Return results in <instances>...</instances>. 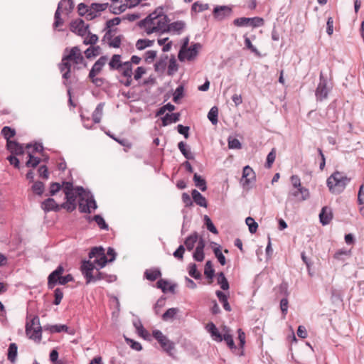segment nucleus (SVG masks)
Masks as SVG:
<instances>
[{
    "label": "nucleus",
    "mask_w": 364,
    "mask_h": 364,
    "mask_svg": "<svg viewBox=\"0 0 364 364\" xmlns=\"http://www.w3.org/2000/svg\"><path fill=\"white\" fill-rule=\"evenodd\" d=\"M168 22V17L164 13V9L158 7L144 19L140 21L139 26L147 35L154 33H165L166 23Z\"/></svg>",
    "instance_id": "obj_1"
},
{
    "label": "nucleus",
    "mask_w": 364,
    "mask_h": 364,
    "mask_svg": "<svg viewBox=\"0 0 364 364\" xmlns=\"http://www.w3.org/2000/svg\"><path fill=\"white\" fill-rule=\"evenodd\" d=\"M84 61V58L78 47H73L70 53L63 57L62 61L59 65V69L63 73V78L68 80L70 77L71 64L70 62L76 65L81 64Z\"/></svg>",
    "instance_id": "obj_2"
},
{
    "label": "nucleus",
    "mask_w": 364,
    "mask_h": 364,
    "mask_svg": "<svg viewBox=\"0 0 364 364\" xmlns=\"http://www.w3.org/2000/svg\"><path fill=\"white\" fill-rule=\"evenodd\" d=\"M206 328L215 341L221 342L224 341L232 352L237 355V353H238V348L235 344L233 337L230 333L229 329L225 327L223 330V333H221L213 323H208Z\"/></svg>",
    "instance_id": "obj_3"
},
{
    "label": "nucleus",
    "mask_w": 364,
    "mask_h": 364,
    "mask_svg": "<svg viewBox=\"0 0 364 364\" xmlns=\"http://www.w3.org/2000/svg\"><path fill=\"white\" fill-rule=\"evenodd\" d=\"M98 267L94 266V264L90 261H83L81 265V271L85 278L86 283L96 282L102 279H106L109 282L112 281V276H107L106 274L99 272Z\"/></svg>",
    "instance_id": "obj_4"
},
{
    "label": "nucleus",
    "mask_w": 364,
    "mask_h": 364,
    "mask_svg": "<svg viewBox=\"0 0 364 364\" xmlns=\"http://www.w3.org/2000/svg\"><path fill=\"white\" fill-rule=\"evenodd\" d=\"M350 181V178L345 174L335 171L327 178L326 184L331 193L339 194L344 191Z\"/></svg>",
    "instance_id": "obj_5"
},
{
    "label": "nucleus",
    "mask_w": 364,
    "mask_h": 364,
    "mask_svg": "<svg viewBox=\"0 0 364 364\" xmlns=\"http://www.w3.org/2000/svg\"><path fill=\"white\" fill-rule=\"evenodd\" d=\"M63 272L64 268L60 265L49 274L48 277V287L49 289H53L57 283L64 285L73 280V277L71 274L61 276Z\"/></svg>",
    "instance_id": "obj_6"
},
{
    "label": "nucleus",
    "mask_w": 364,
    "mask_h": 364,
    "mask_svg": "<svg viewBox=\"0 0 364 364\" xmlns=\"http://www.w3.org/2000/svg\"><path fill=\"white\" fill-rule=\"evenodd\" d=\"M26 333L28 338L36 343H40L42 338V328L38 316H35L26 325Z\"/></svg>",
    "instance_id": "obj_7"
},
{
    "label": "nucleus",
    "mask_w": 364,
    "mask_h": 364,
    "mask_svg": "<svg viewBox=\"0 0 364 364\" xmlns=\"http://www.w3.org/2000/svg\"><path fill=\"white\" fill-rule=\"evenodd\" d=\"M90 259H93L91 262L94 264V266L98 267L99 268L104 267L108 262V259L105 253V250L102 247H93L89 253Z\"/></svg>",
    "instance_id": "obj_8"
},
{
    "label": "nucleus",
    "mask_w": 364,
    "mask_h": 364,
    "mask_svg": "<svg viewBox=\"0 0 364 364\" xmlns=\"http://www.w3.org/2000/svg\"><path fill=\"white\" fill-rule=\"evenodd\" d=\"M309 198V191L307 188L300 187L295 190H291L287 196L286 204H293L295 202H301Z\"/></svg>",
    "instance_id": "obj_9"
},
{
    "label": "nucleus",
    "mask_w": 364,
    "mask_h": 364,
    "mask_svg": "<svg viewBox=\"0 0 364 364\" xmlns=\"http://www.w3.org/2000/svg\"><path fill=\"white\" fill-rule=\"evenodd\" d=\"M330 89L327 87V79L320 73L319 82L315 91L317 100L322 101L327 98Z\"/></svg>",
    "instance_id": "obj_10"
},
{
    "label": "nucleus",
    "mask_w": 364,
    "mask_h": 364,
    "mask_svg": "<svg viewBox=\"0 0 364 364\" xmlns=\"http://www.w3.org/2000/svg\"><path fill=\"white\" fill-rule=\"evenodd\" d=\"M153 336L160 343L161 346L166 352H170L174 348L173 343L164 336L162 332L159 330H155L153 331Z\"/></svg>",
    "instance_id": "obj_11"
},
{
    "label": "nucleus",
    "mask_w": 364,
    "mask_h": 364,
    "mask_svg": "<svg viewBox=\"0 0 364 364\" xmlns=\"http://www.w3.org/2000/svg\"><path fill=\"white\" fill-rule=\"evenodd\" d=\"M70 31L80 36H85L89 33L88 26L81 19L70 23Z\"/></svg>",
    "instance_id": "obj_12"
},
{
    "label": "nucleus",
    "mask_w": 364,
    "mask_h": 364,
    "mask_svg": "<svg viewBox=\"0 0 364 364\" xmlns=\"http://www.w3.org/2000/svg\"><path fill=\"white\" fill-rule=\"evenodd\" d=\"M255 181V173L253 169L249 166H245L242 171V176L241 179L242 186L248 187Z\"/></svg>",
    "instance_id": "obj_13"
},
{
    "label": "nucleus",
    "mask_w": 364,
    "mask_h": 364,
    "mask_svg": "<svg viewBox=\"0 0 364 364\" xmlns=\"http://www.w3.org/2000/svg\"><path fill=\"white\" fill-rule=\"evenodd\" d=\"M107 58L106 56H101L93 65L89 73V78H92L98 75L102 70V68L106 64Z\"/></svg>",
    "instance_id": "obj_14"
},
{
    "label": "nucleus",
    "mask_w": 364,
    "mask_h": 364,
    "mask_svg": "<svg viewBox=\"0 0 364 364\" xmlns=\"http://www.w3.org/2000/svg\"><path fill=\"white\" fill-rule=\"evenodd\" d=\"M186 23L183 21H177L171 23H166L165 33L180 34L184 29Z\"/></svg>",
    "instance_id": "obj_15"
},
{
    "label": "nucleus",
    "mask_w": 364,
    "mask_h": 364,
    "mask_svg": "<svg viewBox=\"0 0 364 364\" xmlns=\"http://www.w3.org/2000/svg\"><path fill=\"white\" fill-rule=\"evenodd\" d=\"M202 46L199 43H193L190 48L185 50L184 58L185 59L191 61L194 60L198 54L199 50Z\"/></svg>",
    "instance_id": "obj_16"
},
{
    "label": "nucleus",
    "mask_w": 364,
    "mask_h": 364,
    "mask_svg": "<svg viewBox=\"0 0 364 364\" xmlns=\"http://www.w3.org/2000/svg\"><path fill=\"white\" fill-rule=\"evenodd\" d=\"M97 208V203L92 197L85 202L80 201L79 203V209L82 213H90L92 210H95Z\"/></svg>",
    "instance_id": "obj_17"
},
{
    "label": "nucleus",
    "mask_w": 364,
    "mask_h": 364,
    "mask_svg": "<svg viewBox=\"0 0 364 364\" xmlns=\"http://www.w3.org/2000/svg\"><path fill=\"white\" fill-rule=\"evenodd\" d=\"M108 4L93 3L89 6L88 19H92L107 8Z\"/></svg>",
    "instance_id": "obj_18"
},
{
    "label": "nucleus",
    "mask_w": 364,
    "mask_h": 364,
    "mask_svg": "<svg viewBox=\"0 0 364 364\" xmlns=\"http://www.w3.org/2000/svg\"><path fill=\"white\" fill-rule=\"evenodd\" d=\"M41 208L45 212H50V211H55L58 212L60 210V207L59 205L56 203L55 200L53 198H49L46 200H45L41 203Z\"/></svg>",
    "instance_id": "obj_19"
},
{
    "label": "nucleus",
    "mask_w": 364,
    "mask_h": 364,
    "mask_svg": "<svg viewBox=\"0 0 364 364\" xmlns=\"http://www.w3.org/2000/svg\"><path fill=\"white\" fill-rule=\"evenodd\" d=\"M333 218L332 211L328 207H323L319 214L320 222L323 225H328Z\"/></svg>",
    "instance_id": "obj_20"
},
{
    "label": "nucleus",
    "mask_w": 364,
    "mask_h": 364,
    "mask_svg": "<svg viewBox=\"0 0 364 364\" xmlns=\"http://www.w3.org/2000/svg\"><path fill=\"white\" fill-rule=\"evenodd\" d=\"M231 9L227 6H217L214 9L213 13L215 18L222 20L231 14Z\"/></svg>",
    "instance_id": "obj_21"
},
{
    "label": "nucleus",
    "mask_w": 364,
    "mask_h": 364,
    "mask_svg": "<svg viewBox=\"0 0 364 364\" xmlns=\"http://www.w3.org/2000/svg\"><path fill=\"white\" fill-rule=\"evenodd\" d=\"M122 66L123 63L121 61V55L118 54L113 55L109 63V69L111 70H120Z\"/></svg>",
    "instance_id": "obj_22"
},
{
    "label": "nucleus",
    "mask_w": 364,
    "mask_h": 364,
    "mask_svg": "<svg viewBox=\"0 0 364 364\" xmlns=\"http://www.w3.org/2000/svg\"><path fill=\"white\" fill-rule=\"evenodd\" d=\"M8 150L13 154L19 155L23 153V148L15 141H9L6 144Z\"/></svg>",
    "instance_id": "obj_23"
},
{
    "label": "nucleus",
    "mask_w": 364,
    "mask_h": 364,
    "mask_svg": "<svg viewBox=\"0 0 364 364\" xmlns=\"http://www.w3.org/2000/svg\"><path fill=\"white\" fill-rule=\"evenodd\" d=\"M192 198L193 201L198 205L206 208L208 205L205 198L197 190L194 189L192 191Z\"/></svg>",
    "instance_id": "obj_24"
},
{
    "label": "nucleus",
    "mask_w": 364,
    "mask_h": 364,
    "mask_svg": "<svg viewBox=\"0 0 364 364\" xmlns=\"http://www.w3.org/2000/svg\"><path fill=\"white\" fill-rule=\"evenodd\" d=\"M45 330H48L50 333H60V332H66L70 334H73V333L69 332V328L65 324H55L51 326H44Z\"/></svg>",
    "instance_id": "obj_25"
},
{
    "label": "nucleus",
    "mask_w": 364,
    "mask_h": 364,
    "mask_svg": "<svg viewBox=\"0 0 364 364\" xmlns=\"http://www.w3.org/2000/svg\"><path fill=\"white\" fill-rule=\"evenodd\" d=\"M179 113L166 114L161 118L163 126H167L171 123L176 122L179 121Z\"/></svg>",
    "instance_id": "obj_26"
},
{
    "label": "nucleus",
    "mask_w": 364,
    "mask_h": 364,
    "mask_svg": "<svg viewBox=\"0 0 364 364\" xmlns=\"http://www.w3.org/2000/svg\"><path fill=\"white\" fill-rule=\"evenodd\" d=\"M198 233L196 232L190 235L188 237H187L184 242L186 249L188 251H191L193 249L195 244L198 241Z\"/></svg>",
    "instance_id": "obj_27"
},
{
    "label": "nucleus",
    "mask_w": 364,
    "mask_h": 364,
    "mask_svg": "<svg viewBox=\"0 0 364 364\" xmlns=\"http://www.w3.org/2000/svg\"><path fill=\"white\" fill-rule=\"evenodd\" d=\"M104 106L105 103L103 102L98 104L92 113V120L95 124L100 123L101 121Z\"/></svg>",
    "instance_id": "obj_28"
},
{
    "label": "nucleus",
    "mask_w": 364,
    "mask_h": 364,
    "mask_svg": "<svg viewBox=\"0 0 364 364\" xmlns=\"http://www.w3.org/2000/svg\"><path fill=\"white\" fill-rule=\"evenodd\" d=\"M161 275V271L158 269H146L144 272V277L151 282L155 281Z\"/></svg>",
    "instance_id": "obj_29"
},
{
    "label": "nucleus",
    "mask_w": 364,
    "mask_h": 364,
    "mask_svg": "<svg viewBox=\"0 0 364 364\" xmlns=\"http://www.w3.org/2000/svg\"><path fill=\"white\" fill-rule=\"evenodd\" d=\"M238 333V339L240 341L238 353L237 355L239 356H242L244 355V346L245 345V333L242 331L241 328L237 330Z\"/></svg>",
    "instance_id": "obj_30"
},
{
    "label": "nucleus",
    "mask_w": 364,
    "mask_h": 364,
    "mask_svg": "<svg viewBox=\"0 0 364 364\" xmlns=\"http://www.w3.org/2000/svg\"><path fill=\"white\" fill-rule=\"evenodd\" d=\"M193 181L196 187H198L200 191H205L207 189V185L205 180L202 178L198 173H195L193 176Z\"/></svg>",
    "instance_id": "obj_31"
},
{
    "label": "nucleus",
    "mask_w": 364,
    "mask_h": 364,
    "mask_svg": "<svg viewBox=\"0 0 364 364\" xmlns=\"http://www.w3.org/2000/svg\"><path fill=\"white\" fill-rule=\"evenodd\" d=\"M216 295H217L220 302H221L223 304V308L225 309V310L227 311H231V307H230V305L229 304V303L228 301V296H227V295H225L221 291H216Z\"/></svg>",
    "instance_id": "obj_32"
},
{
    "label": "nucleus",
    "mask_w": 364,
    "mask_h": 364,
    "mask_svg": "<svg viewBox=\"0 0 364 364\" xmlns=\"http://www.w3.org/2000/svg\"><path fill=\"white\" fill-rule=\"evenodd\" d=\"M178 148L186 159L191 160L194 159L193 154L190 151V150L186 149V144L185 142L180 141L178 144Z\"/></svg>",
    "instance_id": "obj_33"
},
{
    "label": "nucleus",
    "mask_w": 364,
    "mask_h": 364,
    "mask_svg": "<svg viewBox=\"0 0 364 364\" xmlns=\"http://www.w3.org/2000/svg\"><path fill=\"white\" fill-rule=\"evenodd\" d=\"M17 345L14 343H12L9 345L8 349V360L11 363H14L17 356Z\"/></svg>",
    "instance_id": "obj_34"
},
{
    "label": "nucleus",
    "mask_w": 364,
    "mask_h": 364,
    "mask_svg": "<svg viewBox=\"0 0 364 364\" xmlns=\"http://www.w3.org/2000/svg\"><path fill=\"white\" fill-rule=\"evenodd\" d=\"M124 77L132 76V62H124L122 68L118 70Z\"/></svg>",
    "instance_id": "obj_35"
},
{
    "label": "nucleus",
    "mask_w": 364,
    "mask_h": 364,
    "mask_svg": "<svg viewBox=\"0 0 364 364\" xmlns=\"http://www.w3.org/2000/svg\"><path fill=\"white\" fill-rule=\"evenodd\" d=\"M218 109L217 107L214 106L210 109L208 114V118L213 124H216L218 122Z\"/></svg>",
    "instance_id": "obj_36"
},
{
    "label": "nucleus",
    "mask_w": 364,
    "mask_h": 364,
    "mask_svg": "<svg viewBox=\"0 0 364 364\" xmlns=\"http://www.w3.org/2000/svg\"><path fill=\"white\" fill-rule=\"evenodd\" d=\"M100 53V46H90L85 51V54L87 58H91L95 57Z\"/></svg>",
    "instance_id": "obj_37"
},
{
    "label": "nucleus",
    "mask_w": 364,
    "mask_h": 364,
    "mask_svg": "<svg viewBox=\"0 0 364 364\" xmlns=\"http://www.w3.org/2000/svg\"><path fill=\"white\" fill-rule=\"evenodd\" d=\"M218 283L220 285L223 290H228L229 289V283L223 272L218 274Z\"/></svg>",
    "instance_id": "obj_38"
},
{
    "label": "nucleus",
    "mask_w": 364,
    "mask_h": 364,
    "mask_svg": "<svg viewBox=\"0 0 364 364\" xmlns=\"http://www.w3.org/2000/svg\"><path fill=\"white\" fill-rule=\"evenodd\" d=\"M1 134L4 136V137L6 139L8 142L9 141H11V138L15 136L16 131L15 129L9 127H4L1 130Z\"/></svg>",
    "instance_id": "obj_39"
},
{
    "label": "nucleus",
    "mask_w": 364,
    "mask_h": 364,
    "mask_svg": "<svg viewBox=\"0 0 364 364\" xmlns=\"http://www.w3.org/2000/svg\"><path fill=\"white\" fill-rule=\"evenodd\" d=\"M204 274L210 280H212L214 277L215 270L213 269L212 262L210 260L207 261L205 263Z\"/></svg>",
    "instance_id": "obj_40"
},
{
    "label": "nucleus",
    "mask_w": 364,
    "mask_h": 364,
    "mask_svg": "<svg viewBox=\"0 0 364 364\" xmlns=\"http://www.w3.org/2000/svg\"><path fill=\"white\" fill-rule=\"evenodd\" d=\"M154 41L148 39H139L136 41V47L138 50H143L153 45Z\"/></svg>",
    "instance_id": "obj_41"
},
{
    "label": "nucleus",
    "mask_w": 364,
    "mask_h": 364,
    "mask_svg": "<svg viewBox=\"0 0 364 364\" xmlns=\"http://www.w3.org/2000/svg\"><path fill=\"white\" fill-rule=\"evenodd\" d=\"M245 223L249 228V231L251 233H255L257 228L258 224L255 222V220L252 217H247L245 219Z\"/></svg>",
    "instance_id": "obj_42"
},
{
    "label": "nucleus",
    "mask_w": 364,
    "mask_h": 364,
    "mask_svg": "<svg viewBox=\"0 0 364 364\" xmlns=\"http://www.w3.org/2000/svg\"><path fill=\"white\" fill-rule=\"evenodd\" d=\"M350 255V250H347L346 249H341L335 253L334 258L337 260L344 261L345 257H349Z\"/></svg>",
    "instance_id": "obj_43"
},
{
    "label": "nucleus",
    "mask_w": 364,
    "mask_h": 364,
    "mask_svg": "<svg viewBox=\"0 0 364 364\" xmlns=\"http://www.w3.org/2000/svg\"><path fill=\"white\" fill-rule=\"evenodd\" d=\"M178 309L176 308H170L167 309L164 314L162 315V318L164 321H168L169 319H172L178 313Z\"/></svg>",
    "instance_id": "obj_44"
},
{
    "label": "nucleus",
    "mask_w": 364,
    "mask_h": 364,
    "mask_svg": "<svg viewBox=\"0 0 364 364\" xmlns=\"http://www.w3.org/2000/svg\"><path fill=\"white\" fill-rule=\"evenodd\" d=\"M188 274L191 277L196 279H199L201 277L200 273L197 270V266L196 264L192 263L188 266Z\"/></svg>",
    "instance_id": "obj_45"
},
{
    "label": "nucleus",
    "mask_w": 364,
    "mask_h": 364,
    "mask_svg": "<svg viewBox=\"0 0 364 364\" xmlns=\"http://www.w3.org/2000/svg\"><path fill=\"white\" fill-rule=\"evenodd\" d=\"M228 148L230 149H240L242 144L237 139L229 136L228 139Z\"/></svg>",
    "instance_id": "obj_46"
},
{
    "label": "nucleus",
    "mask_w": 364,
    "mask_h": 364,
    "mask_svg": "<svg viewBox=\"0 0 364 364\" xmlns=\"http://www.w3.org/2000/svg\"><path fill=\"white\" fill-rule=\"evenodd\" d=\"M28 157L29 159L26 162L27 167L35 168L40 164L41 159L38 157H34L32 153H28Z\"/></svg>",
    "instance_id": "obj_47"
},
{
    "label": "nucleus",
    "mask_w": 364,
    "mask_h": 364,
    "mask_svg": "<svg viewBox=\"0 0 364 364\" xmlns=\"http://www.w3.org/2000/svg\"><path fill=\"white\" fill-rule=\"evenodd\" d=\"M275 159H276V151H275V149H272V151L268 154V155L267 156V161L265 164V166L267 168H271L274 161H275Z\"/></svg>",
    "instance_id": "obj_48"
},
{
    "label": "nucleus",
    "mask_w": 364,
    "mask_h": 364,
    "mask_svg": "<svg viewBox=\"0 0 364 364\" xmlns=\"http://www.w3.org/2000/svg\"><path fill=\"white\" fill-rule=\"evenodd\" d=\"M73 0H60L58 5V8L62 9L64 7V9L66 11L73 9Z\"/></svg>",
    "instance_id": "obj_49"
},
{
    "label": "nucleus",
    "mask_w": 364,
    "mask_h": 364,
    "mask_svg": "<svg viewBox=\"0 0 364 364\" xmlns=\"http://www.w3.org/2000/svg\"><path fill=\"white\" fill-rule=\"evenodd\" d=\"M87 37L85 38L83 43L85 45H94L98 41V36L95 34H92L90 31L87 33Z\"/></svg>",
    "instance_id": "obj_50"
},
{
    "label": "nucleus",
    "mask_w": 364,
    "mask_h": 364,
    "mask_svg": "<svg viewBox=\"0 0 364 364\" xmlns=\"http://www.w3.org/2000/svg\"><path fill=\"white\" fill-rule=\"evenodd\" d=\"M204 220H205V223L207 227V229L213 234H218V232L217 228L215 227L212 220L208 215H205Z\"/></svg>",
    "instance_id": "obj_51"
},
{
    "label": "nucleus",
    "mask_w": 364,
    "mask_h": 364,
    "mask_svg": "<svg viewBox=\"0 0 364 364\" xmlns=\"http://www.w3.org/2000/svg\"><path fill=\"white\" fill-rule=\"evenodd\" d=\"M188 41H189L188 38H185L183 39V45L181 46V48L179 50L178 55V60L180 61H184V60H185L184 53H185V50L188 48L187 47L188 45Z\"/></svg>",
    "instance_id": "obj_52"
},
{
    "label": "nucleus",
    "mask_w": 364,
    "mask_h": 364,
    "mask_svg": "<svg viewBox=\"0 0 364 364\" xmlns=\"http://www.w3.org/2000/svg\"><path fill=\"white\" fill-rule=\"evenodd\" d=\"M215 256L217 257L218 262L220 263L221 265H225L226 263L225 257L223 255L220 247H218L214 248L213 250Z\"/></svg>",
    "instance_id": "obj_53"
},
{
    "label": "nucleus",
    "mask_w": 364,
    "mask_h": 364,
    "mask_svg": "<svg viewBox=\"0 0 364 364\" xmlns=\"http://www.w3.org/2000/svg\"><path fill=\"white\" fill-rule=\"evenodd\" d=\"M33 191L37 194L41 196L44 191V184L41 181H36L32 186Z\"/></svg>",
    "instance_id": "obj_54"
},
{
    "label": "nucleus",
    "mask_w": 364,
    "mask_h": 364,
    "mask_svg": "<svg viewBox=\"0 0 364 364\" xmlns=\"http://www.w3.org/2000/svg\"><path fill=\"white\" fill-rule=\"evenodd\" d=\"M250 18L242 17L235 18L233 21V23L236 26L242 27L247 26L250 24Z\"/></svg>",
    "instance_id": "obj_55"
},
{
    "label": "nucleus",
    "mask_w": 364,
    "mask_h": 364,
    "mask_svg": "<svg viewBox=\"0 0 364 364\" xmlns=\"http://www.w3.org/2000/svg\"><path fill=\"white\" fill-rule=\"evenodd\" d=\"M93 220L96 222L98 226L102 230H108V225L105 223L104 218L100 215H96L93 217Z\"/></svg>",
    "instance_id": "obj_56"
},
{
    "label": "nucleus",
    "mask_w": 364,
    "mask_h": 364,
    "mask_svg": "<svg viewBox=\"0 0 364 364\" xmlns=\"http://www.w3.org/2000/svg\"><path fill=\"white\" fill-rule=\"evenodd\" d=\"M244 38H245V47L247 49L250 50L251 52H252L255 55H259V53L258 50L256 48L255 46H254L252 44L250 39L248 37H247L246 36H244Z\"/></svg>",
    "instance_id": "obj_57"
},
{
    "label": "nucleus",
    "mask_w": 364,
    "mask_h": 364,
    "mask_svg": "<svg viewBox=\"0 0 364 364\" xmlns=\"http://www.w3.org/2000/svg\"><path fill=\"white\" fill-rule=\"evenodd\" d=\"M208 9V5L205 4H200L198 1L195 2L192 5V10L195 12H202Z\"/></svg>",
    "instance_id": "obj_58"
},
{
    "label": "nucleus",
    "mask_w": 364,
    "mask_h": 364,
    "mask_svg": "<svg viewBox=\"0 0 364 364\" xmlns=\"http://www.w3.org/2000/svg\"><path fill=\"white\" fill-rule=\"evenodd\" d=\"M55 300L53 304L55 305H59L61 302V300L63 297V290L60 288H57L54 291Z\"/></svg>",
    "instance_id": "obj_59"
},
{
    "label": "nucleus",
    "mask_w": 364,
    "mask_h": 364,
    "mask_svg": "<svg viewBox=\"0 0 364 364\" xmlns=\"http://www.w3.org/2000/svg\"><path fill=\"white\" fill-rule=\"evenodd\" d=\"M60 10L61 9H60V8H57L56 11L55 13V21L53 23L54 28H58L63 23V21L60 17Z\"/></svg>",
    "instance_id": "obj_60"
},
{
    "label": "nucleus",
    "mask_w": 364,
    "mask_h": 364,
    "mask_svg": "<svg viewBox=\"0 0 364 364\" xmlns=\"http://www.w3.org/2000/svg\"><path fill=\"white\" fill-rule=\"evenodd\" d=\"M184 252H185V247L183 245H181L176 249V250L173 252V255L176 259H178L179 260H183Z\"/></svg>",
    "instance_id": "obj_61"
},
{
    "label": "nucleus",
    "mask_w": 364,
    "mask_h": 364,
    "mask_svg": "<svg viewBox=\"0 0 364 364\" xmlns=\"http://www.w3.org/2000/svg\"><path fill=\"white\" fill-rule=\"evenodd\" d=\"M183 95V87L182 85L178 86L173 94V101L177 102Z\"/></svg>",
    "instance_id": "obj_62"
},
{
    "label": "nucleus",
    "mask_w": 364,
    "mask_h": 364,
    "mask_svg": "<svg viewBox=\"0 0 364 364\" xmlns=\"http://www.w3.org/2000/svg\"><path fill=\"white\" fill-rule=\"evenodd\" d=\"M189 129L190 128L188 126H183L182 124H178L177 126L178 133L183 135L186 139H188L189 136Z\"/></svg>",
    "instance_id": "obj_63"
},
{
    "label": "nucleus",
    "mask_w": 364,
    "mask_h": 364,
    "mask_svg": "<svg viewBox=\"0 0 364 364\" xmlns=\"http://www.w3.org/2000/svg\"><path fill=\"white\" fill-rule=\"evenodd\" d=\"M250 20L249 26H252L253 27H259L264 23L263 19L259 17L250 18Z\"/></svg>",
    "instance_id": "obj_64"
}]
</instances>
